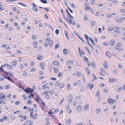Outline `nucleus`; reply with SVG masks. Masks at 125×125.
<instances>
[{
  "instance_id": "f257e3e1",
  "label": "nucleus",
  "mask_w": 125,
  "mask_h": 125,
  "mask_svg": "<svg viewBox=\"0 0 125 125\" xmlns=\"http://www.w3.org/2000/svg\"><path fill=\"white\" fill-rule=\"evenodd\" d=\"M4 95L3 93H0V104H2V103L5 104V101L4 100H2L3 97H4Z\"/></svg>"
},
{
  "instance_id": "f03ea898",
  "label": "nucleus",
  "mask_w": 125,
  "mask_h": 125,
  "mask_svg": "<svg viewBox=\"0 0 125 125\" xmlns=\"http://www.w3.org/2000/svg\"><path fill=\"white\" fill-rule=\"evenodd\" d=\"M25 123L24 124V125H31L33 124L32 122L29 120L25 121Z\"/></svg>"
},
{
  "instance_id": "7ed1b4c3",
  "label": "nucleus",
  "mask_w": 125,
  "mask_h": 125,
  "mask_svg": "<svg viewBox=\"0 0 125 125\" xmlns=\"http://www.w3.org/2000/svg\"><path fill=\"white\" fill-rule=\"evenodd\" d=\"M94 86V85L92 84L91 82H89L87 83V87H89L90 89H92L93 88Z\"/></svg>"
},
{
  "instance_id": "20e7f679",
  "label": "nucleus",
  "mask_w": 125,
  "mask_h": 125,
  "mask_svg": "<svg viewBox=\"0 0 125 125\" xmlns=\"http://www.w3.org/2000/svg\"><path fill=\"white\" fill-rule=\"evenodd\" d=\"M105 54L106 56L109 58H111L112 56L110 53L108 51H106Z\"/></svg>"
},
{
  "instance_id": "39448f33",
  "label": "nucleus",
  "mask_w": 125,
  "mask_h": 125,
  "mask_svg": "<svg viewBox=\"0 0 125 125\" xmlns=\"http://www.w3.org/2000/svg\"><path fill=\"white\" fill-rule=\"evenodd\" d=\"M69 51L66 49H64L63 50V53L65 55L69 53Z\"/></svg>"
},
{
  "instance_id": "423d86ee",
  "label": "nucleus",
  "mask_w": 125,
  "mask_h": 125,
  "mask_svg": "<svg viewBox=\"0 0 125 125\" xmlns=\"http://www.w3.org/2000/svg\"><path fill=\"white\" fill-rule=\"evenodd\" d=\"M113 99L109 97L108 99L107 100V101L110 104H112L113 103V102L112 101Z\"/></svg>"
},
{
  "instance_id": "0eeeda50",
  "label": "nucleus",
  "mask_w": 125,
  "mask_h": 125,
  "mask_svg": "<svg viewBox=\"0 0 125 125\" xmlns=\"http://www.w3.org/2000/svg\"><path fill=\"white\" fill-rule=\"evenodd\" d=\"M7 118L8 117L6 116H4L3 118L0 119V121L1 122H3L4 120H5L7 119Z\"/></svg>"
},
{
  "instance_id": "6e6552de",
  "label": "nucleus",
  "mask_w": 125,
  "mask_h": 125,
  "mask_svg": "<svg viewBox=\"0 0 125 125\" xmlns=\"http://www.w3.org/2000/svg\"><path fill=\"white\" fill-rule=\"evenodd\" d=\"M77 110L78 111H81L82 109V107L80 105H79L77 107Z\"/></svg>"
},
{
  "instance_id": "1a4fd4ad",
  "label": "nucleus",
  "mask_w": 125,
  "mask_h": 125,
  "mask_svg": "<svg viewBox=\"0 0 125 125\" xmlns=\"http://www.w3.org/2000/svg\"><path fill=\"white\" fill-rule=\"evenodd\" d=\"M109 82H116L117 80L116 79L112 78L111 79H109Z\"/></svg>"
},
{
  "instance_id": "9d476101",
  "label": "nucleus",
  "mask_w": 125,
  "mask_h": 125,
  "mask_svg": "<svg viewBox=\"0 0 125 125\" xmlns=\"http://www.w3.org/2000/svg\"><path fill=\"white\" fill-rule=\"evenodd\" d=\"M103 65L104 68L106 69L108 67L107 62L106 61H105V62L103 63Z\"/></svg>"
},
{
  "instance_id": "9b49d317",
  "label": "nucleus",
  "mask_w": 125,
  "mask_h": 125,
  "mask_svg": "<svg viewBox=\"0 0 125 125\" xmlns=\"http://www.w3.org/2000/svg\"><path fill=\"white\" fill-rule=\"evenodd\" d=\"M23 91L25 92H30L31 93L30 91V88L29 87H28L27 88H26L25 89H23Z\"/></svg>"
},
{
  "instance_id": "f8f14e48",
  "label": "nucleus",
  "mask_w": 125,
  "mask_h": 125,
  "mask_svg": "<svg viewBox=\"0 0 125 125\" xmlns=\"http://www.w3.org/2000/svg\"><path fill=\"white\" fill-rule=\"evenodd\" d=\"M64 33L66 36V37L67 38V40H68L69 39V38L68 36L67 32V31L66 30H64Z\"/></svg>"
},
{
  "instance_id": "ddd939ff",
  "label": "nucleus",
  "mask_w": 125,
  "mask_h": 125,
  "mask_svg": "<svg viewBox=\"0 0 125 125\" xmlns=\"http://www.w3.org/2000/svg\"><path fill=\"white\" fill-rule=\"evenodd\" d=\"M71 122V120L70 118H69L68 120H67L66 121V122L67 124H69Z\"/></svg>"
},
{
  "instance_id": "4468645a",
  "label": "nucleus",
  "mask_w": 125,
  "mask_h": 125,
  "mask_svg": "<svg viewBox=\"0 0 125 125\" xmlns=\"http://www.w3.org/2000/svg\"><path fill=\"white\" fill-rule=\"evenodd\" d=\"M4 78L8 79V80L11 81L12 82L13 81V79H11L10 78V77L9 76H8L7 77H5Z\"/></svg>"
},
{
  "instance_id": "2eb2a0df",
  "label": "nucleus",
  "mask_w": 125,
  "mask_h": 125,
  "mask_svg": "<svg viewBox=\"0 0 125 125\" xmlns=\"http://www.w3.org/2000/svg\"><path fill=\"white\" fill-rule=\"evenodd\" d=\"M115 19L116 21L120 23L122 22L121 21V19L119 18H115Z\"/></svg>"
},
{
  "instance_id": "dca6fc26",
  "label": "nucleus",
  "mask_w": 125,
  "mask_h": 125,
  "mask_svg": "<svg viewBox=\"0 0 125 125\" xmlns=\"http://www.w3.org/2000/svg\"><path fill=\"white\" fill-rule=\"evenodd\" d=\"M101 74L102 75H104L105 73L104 70L103 69L101 68Z\"/></svg>"
},
{
  "instance_id": "f3484780",
  "label": "nucleus",
  "mask_w": 125,
  "mask_h": 125,
  "mask_svg": "<svg viewBox=\"0 0 125 125\" xmlns=\"http://www.w3.org/2000/svg\"><path fill=\"white\" fill-rule=\"evenodd\" d=\"M53 44V42L52 40H51L49 42V45L51 46L52 47V45Z\"/></svg>"
},
{
  "instance_id": "a211bd4d",
  "label": "nucleus",
  "mask_w": 125,
  "mask_h": 125,
  "mask_svg": "<svg viewBox=\"0 0 125 125\" xmlns=\"http://www.w3.org/2000/svg\"><path fill=\"white\" fill-rule=\"evenodd\" d=\"M38 115L36 113L33 116L32 118L33 119H35L37 118Z\"/></svg>"
},
{
  "instance_id": "6ab92c4d",
  "label": "nucleus",
  "mask_w": 125,
  "mask_h": 125,
  "mask_svg": "<svg viewBox=\"0 0 125 125\" xmlns=\"http://www.w3.org/2000/svg\"><path fill=\"white\" fill-rule=\"evenodd\" d=\"M64 84L63 83H61L60 85V87L61 89H62L64 86Z\"/></svg>"
},
{
  "instance_id": "aec40b11",
  "label": "nucleus",
  "mask_w": 125,
  "mask_h": 125,
  "mask_svg": "<svg viewBox=\"0 0 125 125\" xmlns=\"http://www.w3.org/2000/svg\"><path fill=\"white\" fill-rule=\"evenodd\" d=\"M96 23L95 21H92L91 22V25L92 27H94Z\"/></svg>"
},
{
  "instance_id": "412c9836",
  "label": "nucleus",
  "mask_w": 125,
  "mask_h": 125,
  "mask_svg": "<svg viewBox=\"0 0 125 125\" xmlns=\"http://www.w3.org/2000/svg\"><path fill=\"white\" fill-rule=\"evenodd\" d=\"M111 42L110 45L111 46H113L115 44V40H111Z\"/></svg>"
},
{
  "instance_id": "4be33fe9",
  "label": "nucleus",
  "mask_w": 125,
  "mask_h": 125,
  "mask_svg": "<svg viewBox=\"0 0 125 125\" xmlns=\"http://www.w3.org/2000/svg\"><path fill=\"white\" fill-rule=\"evenodd\" d=\"M35 85H34L33 86L32 88L31 89V88H30V91H31V93H32L34 91V90L35 89Z\"/></svg>"
},
{
  "instance_id": "5701e85b",
  "label": "nucleus",
  "mask_w": 125,
  "mask_h": 125,
  "mask_svg": "<svg viewBox=\"0 0 125 125\" xmlns=\"http://www.w3.org/2000/svg\"><path fill=\"white\" fill-rule=\"evenodd\" d=\"M53 64L54 65H57L59 64L58 62L57 61H54L53 62Z\"/></svg>"
},
{
  "instance_id": "b1692460",
  "label": "nucleus",
  "mask_w": 125,
  "mask_h": 125,
  "mask_svg": "<svg viewBox=\"0 0 125 125\" xmlns=\"http://www.w3.org/2000/svg\"><path fill=\"white\" fill-rule=\"evenodd\" d=\"M71 86L69 83H68L67 85V89L68 90H70L71 89Z\"/></svg>"
},
{
  "instance_id": "393cba45",
  "label": "nucleus",
  "mask_w": 125,
  "mask_h": 125,
  "mask_svg": "<svg viewBox=\"0 0 125 125\" xmlns=\"http://www.w3.org/2000/svg\"><path fill=\"white\" fill-rule=\"evenodd\" d=\"M89 105L88 104H87L85 106V107L84 108V109L85 111H87L88 110V108L89 107Z\"/></svg>"
},
{
  "instance_id": "a878e982",
  "label": "nucleus",
  "mask_w": 125,
  "mask_h": 125,
  "mask_svg": "<svg viewBox=\"0 0 125 125\" xmlns=\"http://www.w3.org/2000/svg\"><path fill=\"white\" fill-rule=\"evenodd\" d=\"M115 75H117L118 73V71L117 70H115L113 71Z\"/></svg>"
},
{
  "instance_id": "bb28decb",
  "label": "nucleus",
  "mask_w": 125,
  "mask_h": 125,
  "mask_svg": "<svg viewBox=\"0 0 125 125\" xmlns=\"http://www.w3.org/2000/svg\"><path fill=\"white\" fill-rule=\"evenodd\" d=\"M84 36L85 39L87 40V41H89V37L86 34H84Z\"/></svg>"
},
{
  "instance_id": "cd10ccee",
  "label": "nucleus",
  "mask_w": 125,
  "mask_h": 125,
  "mask_svg": "<svg viewBox=\"0 0 125 125\" xmlns=\"http://www.w3.org/2000/svg\"><path fill=\"white\" fill-rule=\"evenodd\" d=\"M17 62L16 61H13L12 63V65H14V66L16 65L17 64Z\"/></svg>"
},
{
  "instance_id": "c85d7f7f",
  "label": "nucleus",
  "mask_w": 125,
  "mask_h": 125,
  "mask_svg": "<svg viewBox=\"0 0 125 125\" xmlns=\"http://www.w3.org/2000/svg\"><path fill=\"white\" fill-rule=\"evenodd\" d=\"M80 90L81 92H83L84 90V87L83 86H82L80 88Z\"/></svg>"
},
{
  "instance_id": "c756f323",
  "label": "nucleus",
  "mask_w": 125,
  "mask_h": 125,
  "mask_svg": "<svg viewBox=\"0 0 125 125\" xmlns=\"http://www.w3.org/2000/svg\"><path fill=\"white\" fill-rule=\"evenodd\" d=\"M114 29V27L112 26H111L108 28V30H109L110 31H112Z\"/></svg>"
},
{
  "instance_id": "7c9ffc66",
  "label": "nucleus",
  "mask_w": 125,
  "mask_h": 125,
  "mask_svg": "<svg viewBox=\"0 0 125 125\" xmlns=\"http://www.w3.org/2000/svg\"><path fill=\"white\" fill-rule=\"evenodd\" d=\"M101 111V109L100 108H98L96 110V112L97 114H98Z\"/></svg>"
},
{
  "instance_id": "2f4dec72",
  "label": "nucleus",
  "mask_w": 125,
  "mask_h": 125,
  "mask_svg": "<svg viewBox=\"0 0 125 125\" xmlns=\"http://www.w3.org/2000/svg\"><path fill=\"white\" fill-rule=\"evenodd\" d=\"M85 68H86L87 72L88 73V74L89 75H90V70H89V69L87 67H86Z\"/></svg>"
},
{
  "instance_id": "473e14b6",
  "label": "nucleus",
  "mask_w": 125,
  "mask_h": 125,
  "mask_svg": "<svg viewBox=\"0 0 125 125\" xmlns=\"http://www.w3.org/2000/svg\"><path fill=\"white\" fill-rule=\"evenodd\" d=\"M68 100H71V99H72V95H71V94H70L69 96H68Z\"/></svg>"
},
{
  "instance_id": "72a5a7b5",
  "label": "nucleus",
  "mask_w": 125,
  "mask_h": 125,
  "mask_svg": "<svg viewBox=\"0 0 125 125\" xmlns=\"http://www.w3.org/2000/svg\"><path fill=\"white\" fill-rule=\"evenodd\" d=\"M40 1L43 3H46L47 2L46 0H40Z\"/></svg>"
},
{
  "instance_id": "f704fd0d",
  "label": "nucleus",
  "mask_w": 125,
  "mask_h": 125,
  "mask_svg": "<svg viewBox=\"0 0 125 125\" xmlns=\"http://www.w3.org/2000/svg\"><path fill=\"white\" fill-rule=\"evenodd\" d=\"M103 44L105 45H108L109 44V43L108 42H104L103 43Z\"/></svg>"
},
{
  "instance_id": "c9c22d12",
  "label": "nucleus",
  "mask_w": 125,
  "mask_h": 125,
  "mask_svg": "<svg viewBox=\"0 0 125 125\" xmlns=\"http://www.w3.org/2000/svg\"><path fill=\"white\" fill-rule=\"evenodd\" d=\"M18 3L19 5H22L24 7H26V5L25 4L22 3H21L20 2Z\"/></svg>"
},
{
  "instance_id": "e433bc0d",
  "label": "nucleus",
  "mask_w": 125,
  "mask_h": 125,
  "mask_svg": "<svg viewBox=\"0 0 125 125\" xmlns=\"http://www.w3.org/2000/svg\"><path fill=\"white\" fill-rule=\"evenodd\" d=\"M62 76V73H59L58 74V76L59 77H61Z\"/></svg>"
},
{
  "instance_id": "4c0bfd02",
  "label": "nucleus",
  "mask_w": 125,
  "mask_h": 125,
  "mask_svg": "<svg viewBox=\"0 0 125 125\" xmlns=\"http://www.w3.org/2000/svg\"><path fill=\"white\" fill-rule=\"evenodd\" d=\"M92 65L93 66L94 68H95V64L94 62H91Z\"/></svg>"
},
{
  "instance_id": "58836bf2",
  "label": "nucleus",
  "mask_w": 125,
  "mask_h": 125,
  "mask_svg": "<svg viewBox=\"0 0 125 125\" xmlns=\"http://www.w3.org/2000/svg\"><path fill=\"white\" fill-rule=\"evenodd\" d=\"M67 111L68 113L70 114L71 113L72 110L71 108H69L67 109Z\"/></svg>"
},
{
  "instance_id": "ea45409f",
  "label": "nucleus",
  "mask_w": 125,
  "mask_h": 125,
  "mask_svg": "<svg viewBox=\"0 0 125 125\" xmlns=\"http://www.w3.org/2000/svg\"><path fill=\"white\" fill-rule=\"evenodd\" d=\"M44 65L45 64L43 62H41L40 64V66L42 67H43Z\"/></svg>"
},
{
  "instance_id": "a19ab883",
  "label": "nucleus",
  "mask_w": 125,
  "mask_h": 125,
  "mask_svg": "<svg viewBox=\"0 0 125 125\" xmlns=\"http://www.w3.org/2000/svg\"><path fill=\"white\" fill-rule=\"evenodd\" d=\"M36 7L33 6L32 8V9L33 10H35L36 11H38V10L36 8Z\"/></svg>"
},
{
  "instance_id": "79ce46f5",
  "label": "nucleus",
  "mask_w": 125,
  "mask_h": 125,
  "mask_svg": "<svg viewBox=\"0 0 125 125\" xmlns=\"http://www.w3.org/2000/svg\"><path fill=\"white\" fill-rule=\"evenodd\" d=\"M90 9V7H86L84 8V10H89Z\"/></svg>"
},
{
  "instance_id": "37998d69",
  "label": "nucleus",
  "mask_w": 125,
  "mask_h": 125,
  "mask_svg": "<svg viewBox=\"0 0 125 125\" xmlns=\"http://www.w3.org/2000/svg\"><path fill=\"white\" fill-rule=\"evenodd\" d=\"M115 89H117V92H119L122 89V87H120L118 89L115 88Z\"/></svg>"
},
{
  "instance_id": "c03bdc74",
  "label": "nucleus",
  "mask_w": 125,
  "mask_h": 125,
  "mask_svg": "<svg viewBox=\"0 0 125 125\" xmlns=\"http://www.w3.org/2000/svg\"><path fill=\"white\" fill-rule=\"evenodd\" d=\"M114 31L118 33H120L121 32V31L119 30H116Z\"/></svg>"
},
{
  "instance_id": "a18cd8bd",
  "label": "nucleus",
  "mask_w": 125,
  "mask_h": 125,
  "mask_svg": "<svg viewBox=\"0 0 125 125\" xmlns=\"http://www.w3.org/2000/svg\"><path fill=\"white\" fill-rule=\"evenodd\" d=\"M5 48L6 50H9L10 48V46L8 45H6Z\"/></svg>"
},
{
  "instance_id": "49530a36",
  "label": "nucleus",
  "mask_w": 125,
  "mask_h": 125,
  "mask_svg": "<svg viewBox=\"0 0 125 125\" xmlns=\"http://www.w3.org/2000/svg\"><path fill=\"white\" fill-rule=\"evenodd\" d=\"M7 67L8 69H11L13 67L11 65H8Z\"/></svg>"
},
{
  "instance_id": "de8ad7c7",
  "label": "nucleus",
  "mask_w": 125,
  "mask_h": 125,
  "mask_svg": "<svg viewBox=\"0 0 125 125\" xmlns=\"http://www.w3.org/2000/svg\"><path fill=\"white\" fill-rule=\"evenodd\" d=\"M3 99H4L5 100H7L8 99V96L7 95H4V97H3Z\"/></svg>"
},
{
  "instance_id": "09e8293b",
  "label": "nucleus",
  "mask_w": 125,
  "mask_h": 125,
  "mask_svg": "<svg viewBox=\"0 0 125 125\" xmlns=\"http://www.w3.org/2000/svg\"><path fill=\"white\" fill-rule=\"evenodd\" d=\"M68 16L70 20V19H71V18H73V17L70 14L68 15Z\"/></svg>"
},
{
  "instance_id": "8fccbe9b",
  "label": "nucleus",
  "mask_w": 125,
  "mask_h": 125,
  "mask_svg": "<svg viewBox=\"0 0 125 125\" xmlns=\"http://www.w3.org/2000/svg\"><path fill=\"white\" fill-rule=\"evenodd\" d=\"M84 19L85 20H87L88 19V17L87 16V15H84Z\"/></svg>"
},
{
  "instance_id": "3c124183",
  "label": "nucleus",
  "mask_w": 125,
  "mask_h": 125,
  "mask_svg": "<svg viewBox=\"0 0 125 125\" xmlns=\"http://www.w3.org/2000/svg\"><path fill=\"white\" fill-rule=\"evenodd\" d=\"M73 33L75 35H76V36H77L78 37L79 36V34L76 32L74 31L73 32Z\"/></svg>"
},
{
  "instance_id": "603ef678",
  "label": "nucleus",
  "mask_w": 125,
  "mask_h": 125,
  "mask_svg": "<svg viewBox=\"0 0 125 125\" xmlns=\"http://www.w3.org/2000/svg\"><path fill=\"white\" fill-rule=\"evenodd\" d=\"M42 56H39L37 58L38 60H40L42 59Z\"/></svg>"
},
{
  "instance_id": "864d4df0",
  "label": "nucleus",
  "mask_w": 125,
  "mask_h": 125,
  "mask_svg": "<svg viewBox=\"0 0 125 125\" xmlns=\"http://www.w3.org/2000/svg\"><path fill=\"white\" fill-rule=\"evenodd\" d=\"M69 24L72 23L73 25H76V23H75V22L74 21H73V22L72 21V22H69Z\"/></svg>"
},
{
  "instance_id": "5fc2aeb1",
  "label": "nucleus",
  "mask_w": 125,
  "mask_h": 125,
  "mask_svg": "<svg viewBox=\"0 0 125 125\" xmlns=\"http://www.w3.org/2000/svg\"><path fill=\"white\" fill-rule=\"evenodd\" d=\"M59 30L58 29H56L55 30V33L56 34H59Z\"/></svg>"
},
{
  "instance_id": "6e6d98bb",
  "label": "nucleus",
  "mask_w": 125,
  "mask_h": 125,
  "mask_svg": "<svg viewBox=\"0 0 125 125\" xmlns=\"http://www.w3.org/2000/svg\"><path fill=\"white\" fill-rule=\"evenodd\" d=\"M47 83L46 81H45L42 83V84L44 85H46L47 84Z\"/></svg>"
},
{
  "instance_id": "4d7b16f0",
  "label": "nucleus",
  "mask_w": 125,
  "mask_h": 125,
  "mask_svg": "<svg viewBox=\"0 0 125 125\" xmlns=\"http://www.w3.org/2000/svg\"><path fill=\"white\" fill-rule=\"evenodd\" d=\"M51 111L52 113H54L55 112V110L54 108L51 109Z\"/></svg>"
},
{
  "instance_id": "13d9d810",
  "label": "nucleus",
  "mask_w": 125,
  "mask_h": 125,
  "mask_svg": "<svg viewBox=\"0 0 125 125\" xmlns=\"http://www.w3.org/2000/svg\"><path fill=\"white\" fill-rule=\"evenodd\" d=\"M49 92L51 94H52L54 92V90L53 89H51L50 91Z\"/></svg>"
},
{
  "instance_id": "bf43d9fd",
  "label": "nucleus",
  "mask_w": 125,
  "mask_h": 125,
  "mask_svg": "<svg viewBox=\"0 0 125 125\" xmlns=\"http://www.w3.org/2000/svg\"><path fill=\"white\" fill-rule=\"evenodd\" d=\"M84 58L85 61L86 60V61L87 62H88L89 60L88 58H87L85 56L84 57Z\"/></svg>"
},
{
  "instance_id": "052dcab7",
  "label": "nucleus",
  "mask_w": 125,
  "mask_h": 125,
  "mask_svg": "<svg viewBox=\"0 0 125 125\" xmlns=\"http://www.w3.org/2000/svg\"><path fill=\"white\" fill-rule=\"evenodd\" d=\"M5 88L6 89H9V87L8 85H7L5 86Z\"/></svg>"
},
{
  "instance_id": "680f3d73",
  "label": "nucleus",
  "mask_w": 125,
  "mask_h": 125,
  "mask_svg": "<svg viewBox=\"0 0 125 125\" xmlns=\"http://www.w3.org/2000/svg\"><path fill=\"white\" fill-rule=\"evenodd\" d=\"M121 11L123 13H124L125 12V10L124 9H121Z\"/></svg>"
},
{
  "instance_id": "e2e57ef3",
  "label": "nucleus",
  "mask_w": 125,
  "mask_h": 125,
  "mask_svg": "<svg viewBox=\"0 0 125 125\" xmlns=\"http://www.w3.org/2000/svg\"><path fill=\"white\" fill-rule=\"evenodd\" d=\"M84 43H85V41L83 40L79 36L78 37Z\"/></svg>"
},
{
  "instance_id": "0e129e2a",
  "label": "nucleus",
  "mask_w": 125,
  "mask_h": 125,
  "mask_svg": "<svg viewBox=\"0 0 125 125\" xmlns=\"http://www.w3.org/2000/svg\"><path fill=\"white\" fill-rule=\"evenodd\" d=\"M46 98L48 99L50 98V96L49 95H47L46 96Z\"/></svg>"
},
{
  "instance_id": "69168bd1",
  "label": "nucleus",
  "mask_w": 125,
  "mask_h": 125,
  "mask_svg": "<svg viewBox=\"0 0 125 125\" xmlns=\"http://www.w3.org/2000/svg\"><path fill=\"white\" fill-rule=\"evenodd\" d=\"M50 79L51 80H56L57 79L56 78H54V77H51Z\"/></svg>"
},
{
  "instance_id": "338daca9",
  "label": "nucleus",
  "mask_w": 125,
  "mask_h": 125,
  "mask_svg": "<svg viewBox=\"0 0 125 125\" xmlns=\"http://www.w3.org/2000/svg\"><path fill=\"white\" fill-rule=\"evenodd\" d=\"M91 3L93 5H94L95 3V0H93L91 1Z\"/></svg>"
},
{
  "instance_id": "774afa93",
  "label": "nucleus",
  "mask_w": 125,
  "mask_h": 125,
  "mask_svg": "<svg viewBox=\"0 0 125 125\" xmlns=\"http://www.w3.org/2000/svg\"><path fill=\"white\" fill-rule=\"evenodd\" d=\"M60 84V82H57L55 83V85L56 86H58Z\"/></svg>"
}]
</instances>
